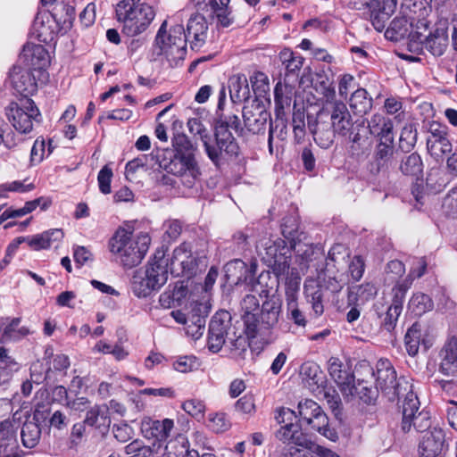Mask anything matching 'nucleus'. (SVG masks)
I'll return each instance as SVG.
<instances>
[{
	"mask_svg": "<svg viewBox=\"0 0 457 457\" xmlns=\"http://www.w3.org/2000/svg\"><path fill=\"white\" fill-rule=\"evenodd\" d=\"M351 109L358 114L367 113L372 107V98L364 88H357L349 99Z\"/></svg>",
	"mask_w": 457,
	"mask_h": 457,
	"instance_id": "obj_44",
	"label": "nucleus"
},
{
	"mask_svg": "<svg viewBox=\"0 0 457 457\" xmlns=\"http://www.w3.org/2000/svg\"><path fill=\"white\" fill-rule=\"evenodd\" d=\"M36 415L33 417V420H27L21 429V440L22 444L27 448L35 447L40 439L41 429L37 424Z\"/></svg>",
	"mask_w": 457,
	"mask_h": 457,
	"instance_id": "obj_43",
	"label": "nucleus"
},
{
	"mask_svg": "<svg viewBox=\"0 0 457 457\" xmlns=\"http://www.w3.org/2000/svg\"><path fill=\"white\" fill-rule=\"evenodd\" d=\"M444 436L441 430L427 432L420 444V453L424 457H436L442 450Z\"/></svg>",
	"mask_w": 457,
	"mask_h": 457,
	"instance_id": "obj_37",
	"label": "nucleus"
},
{
	"mask_svg": "<svg viewBox=\"0 0 457 457\" xmlns=\"http://www.w3.org/2000/svg\"><path fill=\"white\" fill-rule=\"evenodd\" d=\"M328 372L340 388L343 395H351L350 384L353 382L354 376L353 373L343 369L342 361L336 357L328 360Z\"/></svg>",
	"mask_w": 457,
	"mask_h": 457,
	"instance_id": "obj_27",
	"label": "nucleus"
},
{
	"mask_svg": "<svg viewBox=\"0 0 457 457\" xmlns=\"http://www.w3.org/2000/svg\"><path fill=\"white\" fill-rule=\"evenodd\" d=\"M401 396H404L402 405L403 420L402 429L403 432H409L411 428V420L413 417L420 412V401L416 394L412 391V385L410 383V389L403 391Z\"/></svg>",
	"mask_w": 457,
	"mask_h": 457,
	"instance_id": "obj_31",
	"label": "nucleus"
},
{
	"mask_svg": "<svg viewBox=\"0 0 457 457\" xmlns=\"http://www.w3.org/2000/svg\"><path fill=\"white\" fill-rule=\"evenodd\" d=\"M439 370L445 376H454L457 372V339H449L441 350Z\"/></svg>",
	"mask_w": 457,
	"mask_h": 457,
	"instance_id": "obj_34",
	"label": "nucleus"
},
{
	"mask_svg": "<svg viewBox=\"0 0 457 457\" xmlns=\"http://www.w3.org/2000/svg\"><path fill=\"white\" fill-rule=\"evenodd\" d=\"M108 407L105 404H95L90 407L86 414L84 424L88 426H104L108 420Z\"/></svg>",
	"mask_w": 457,
	"mask_h": 457,
	"instance_id": "obj_47",
	"label": "nucleus"
},
{
	"mask_svg": "<svg viewBox=\"0 0 457 457\" xmlns=\"http://www.w3.org/2000/svg\"><path fill=\"white\" fill-rule=\"evenodd\" d=\"M199 367V362L196 357L190 356H180L173 363V368L175 370L187 373L197 370Z\"/></svg>",
	"mask_w": 457,
	"mask_h": 457,
	"instance_id": "obj_57",
	"label": "nucleus"
},
{
	"mask_svg": "<svg viewBox=\"0 0 457 457\" xmlns=\"http://www.w3.org/2000/svg\"><path fill=\"white\" fill-rule=\"evenodd\" d=\"M150 241L147 234H141L132 239L129 232L119 228L110 241V250L118 256L124 267L132 268L142 262L148 251Z\"/></svg>",
	"mask_w": 457,
	"mask_h": 457,
	"instance_id": "obj_2",
	"label": "nucleus"
},
{
	"mask_svg": "<svg viewBox=\"0 0 457 457\" xmlns=\"http://www.w3.org/2000/svg\"><path fill=\"white\" fill-rule=\"evenodd\" d=\"M231 326V315L227 311H220L212 318L209 325L208 347L218 353L225 344V337Z\"/></svg>",
	"mask_w": 457,
	"mask_h": 457,
	"instance_id": "obj_12",
	"label": "nucleus"
},
{
	"mask_svg": "<svg viewBox=\"0 0 457 457\" xmlns=\"http://www.w3.org/2000/svg\"><path fill=\"white\" fill-rule=\"evenodd\" d=\"M0 453L3 457H22L23 454L19 446L16 428L9 420L0 422Z\"/></svg>",
	"mask_w": 457,
	"mask_h": 457,
	"instance_id": "obj_19",
	"label": "nucleus"
},
{
	"mask_svg": "<svg viewBox=\"0 0 457 457\" xmlns=\"http://www.w3.org/2000/svg\"><path fill=\"white\" fill-rule=\"evenodd\" d=\"M173 428L174 421L170 419L157 420L145 417L141 421V432L147 439L165 441L170 436Z\"/></svg>",
	"mask_w": 457,
	"mask_h": 457,
	"instance_id": "obj_21",
	"label": "nucleus"
},
{
	"mask_svg": "<svg viewBox=\"0 0 457 457\" xmlns=\"http://www.w3.org/2000/svg\"><path fill=\"white\" fill-rule=\"evenodd\" d=\"M377 293L378 289L374 284L365 283L350 288L347 301L349 304H363L372 299Z\"/></svg>",
	"mask_w": 457,
	"mask_h": 457,
	"instance_id": "obj_41",
	"label": "nucleus"
},
{
	"mask_svg": "<svg viewBox=\"0 0 457 457\" xmlns=\"http://www.w3.org/2000/svg\"><path fill=\"white\" fill-rule=\"evenodd\" d=\"M423 162L418 153L403 155L399 162V171L406 177L419 179L423 174Z\"/></svg>",
	"mask_w": 457,
	"mask_h": 457,
	"instance_id": "obj_39",
	"label": "nucleus"
},
{
	"mask_svg": "<svg viewBox=\"0 0 457 457\" xmlns=\"http://www.w3.org/2000/svg\"><path fill=\"white\" fill-rule=\"evenodd\" d=\"M281 300L272 295L267 298L262 305L260 320L257 318V334L274 328L279 319L281 311Z\"/></svg>",
	"mask_w": 457,
	"mask_h": 457,
	"instance_id": "obj_18",
	"label": "nucleus"
},
{
	"mask_svg": "<svg viewBox=\"0 0 457 457\" xmlns=\"http://www.w3.org/2000/svg\"><path fill=\"white\" fill-rule=\"evenodd\" d=\"M412 280L413 278H406L393 287L392 305L403 309L405 295L411 287Z\"/></svg>",
	"mask_w": 457,
	"mask_h": 457,
	"instance_id": "obj_53",
	"label": "nucleus"
},
{
	"mask_svg": "<svg viewBox=\"0 0 457 457\" xmlns=\"http://www.w3.org/2000/svg\"><path fill=\"white\" fill-rule=\"evenodd\" d=\"M181 407L187 414L196 420L202 419L205 411L204 402L197 399L187 400L182 403Z\"/></svg>",
	"mask_w": 457,
	"mask_h": 457,
	"instance_id": "obj_56",
	"label": "nucleus"
},
{
	"mask_svg": "<svg viewBox=\"0 0 457 457\" xmlns=\"http://www.w3.org/2000/svg\"><path fill=\"white\" fill-rule=\"evenodd\" d=\"M228 89L233 103L247 99L249 87L247 79L244 74H236L228 79Z\"/></svg>",
	"mask_w": 457,
	"mask_h": 457,
	"instance_id": "obj_42",
	"label": "nucleus"
},
{
	"mask_svg": "<svg viewBox=\"0 0 457 457\" xmlns=\"http://www.w3.org/2000/svg\"><path fill=\"white\" fill-rule=\"evenodd\" d=\"M149 262L145 270L137 271L132 278L131 287L137 297H146L153 291L160 289L168 279V262L163 259V253L156 260Z\"/></svg>",
	"mask_w": 457,
	"mask_h": 457,
	"instance_id": "obj_5",
	"label": "nucleus"
},
{
	"mask_svg": "<svg viewBox=\"0 0 457 457\" xmlns=\"http://www.w3.org/2000/svg\"><path fill=\"white\" fill-rule=\"evenodd\" d=\"M397 5V0H379V5L375 8H369L370 12V21L374 29L382 31L389 17L395 12Z\"/></svg>",
	"mask_w": 457,
	"mask_h": 457,
	"instance_id": "obj_33",
	"label": "nucleus"
},
{
	"mask_svg": "<svg viewBox=\"0 0 457 457\" xmlns=\"http://www.w3.org/2000/svg\"><path fill=\"white\" fill-rule=\"evenodd\" d=\"M6 115L12 126L21 134L29 133L33 129L34 122L40 121V112L29 98L10 104Z\"/></svg>",
	"mask_w": 457,
	"mask_h": 457,
	"instance_id": "obj_10",
	"label": "nucleus"
},
{
	"mask_svg": "<svg viewBox=\"0 0 457 457\" xmlns=\"http://www.w3.org/2000/svg\"><path fill=\"white\" fill-rule=\"evenodd\" d=\"M323 397L336 416L341 414L342 401L337 391L333 387H326L323 390Z\"/></svg>",
	"mask_w": 457,
	"mask_h": 457,
	"instance_id": "obj_55",
	"label": "nucleus"
},
{
	"mask_svg": "<svg viewBox=\"0 0 457 457\" xmlns=\"http://www.w3.org/2000/svg\"><path fill=\"white\" fill-rule=\"evenodd\" d=\"M376 387L389 401L400 398L403 391L410 389V382L403 378L397 379L396 372L388 360H379L377 363Z\"/></svg>",
	"mask_w": 457,
	"mask_h": 457,
	"instance_id": "obj_8",
	"label": "nucleus"
},
{
	"mask_svg": "<svg viewBox=\"0 0 457 457\" xmlns=\"http://www.w3.org/2000/svg\"><path fill=\"white\" fill-rule=\"evenodd\" d=\"M231 426L229 420L224 413L210 415L209 427L216 433L227 431Z\"/></svg>",
	"mask_w": 457,
	"mask_h": 457,
	"instance_id": "obj_60",
	"label": "nucleus"
},
{
	"mask_svg": "<svg viewBox=\"0 0 457 457\" xmlns=\"http://www.w3.org/2000/svg\"><path fill=\"white\" fill-rule=\"evenodd\" d=\"M170 449H174V452L170 453L174 457H198L197 451L190 450L188 443L184 437L170 442Z\"/></svg>",
	"mask_w": 457,
	"mask_h": 457,
	"instance_id": "obj_54",
	"label": "nucleus"
},
{
	"mask_svg": "<svg viewBox=\"0 0 457 457\" xmlns=\"http://www.w3.org/2000/svg\"><path fill=\"white\" fill-rule=\"evenodd\" d=\"M351 395H344L346 401H352L354 398H358L363 403L371 405L374 404L378 397V391L373 388L370 382L363 379H358L357 383L353 379V382L350 385Z\"/></svg>",
	"mask_w": 457,
	"mask_h": 457,
	"instance_id": "obj_30",
	"label": "nucleus"
},
{
	"mask_svg": "<svg viewBox=\"0 0 457 457\" xmlns=\"http://www.w3.org/2000/svg\"><path fill=\"white\" fill-rule=\"evenodd\" d=\"M211 311V304L208 301L204 302H192L190 303L188 333L191 332L193 336L202 335L205 327L206 318Z\"/></svg>",
	"mask_w": 457,
	"mask_h": 457,
	"instance_id": "obj_25",
	"label": "nucleus"
},
{
	"mask_svg": "<svg viewBox=\"0 0 457 457\" xmlns=\"http://www.w3.org/2000/svg\"><path fill=\"white\" fill-rule=\"evenodd\" d=\"M275 113L277 118L284 116V110L289 107L292 102L291 89L287 86L278 83L274 88Z\"/></svg>",
	"mask_w": 457,
	"mask_h": 457,
	"instance_id": "obj_45",
	"label": "nucleus"
},
{
	"mask_svg": "<svg viewBox=\"0 0 457 457\" xmlns=\"http://www.w3.org/2000/svg\"><path fill=\"white\" fill-rule=\"evenodd\" d=\"M187 128L191 134L199 136L203 142L204 150L207 156L212 162L216 166H220V157L217 150V145L211 143V136L206 127L197 118L189 119L187 121Z\"/></svg>",
	"mask_w": 457,
	"mask_h": 457,
	"instance_id": "obj_24",
	"label": "nucleus"
},
{
	"mask_svg": "<svg viewBox=\"0 0 457 457\" xmlns=\"http://www.w3.org/2000/svg\"><path fill=\"white\" fill-rule=\"evenodd\" d=\"M243 119L244 125L249 132L259 134L265 130L270 114L260 103H252L244 106Z\"/></svg>",
	"mask_w": 457,
	"mask_h": 457,
	"instance_id": "obj_15",
	"label": "nucleus"
},
{
	"mask_svg": "<svg viewBox=\"0 0 457 457\" xmlns=\"http://www.w3.org/2000/svg\"><path fill=\"white\" fill-rule=\"evenodd\" d=\"M430 137L427 140L431 155L439 158L452 151V144L447 137L446 127L433 123L429 128Z\"/></svg>",
	"mask_w": 457,
	"mask_h": 457,
	"instance_id": "obj_20",
	"label": "nucleus"
},
{
	"mask_svg": "<svg viewBox=\"0 0 457 457\" xmlns=\"http://www.w3.org/2000/svg\"><path fill=\"white\" fill-rule=\"evenodd\" d=\"M231 130H234L238 136L243 135L244 127L241 125L239 117L236 114H218L214 136L220 164L226 157L237 156L238 154V145Z\"/></svg>",
	"mask_w": 457,
	"mask_h": 457,
	"instance_id": "obj_4",
	"label": "nucleus"
},
{
	"mask_svg": "<svg viewBox=\"0 0 457 457\" xmlns=\"http://www.w3.org/2000/svg\"><path fill=\"white\" fill-rule=\"evenodd\" d=\"M11 81L15 91L28 98V96L33 95L37 88V85L33 74L28 70L19 69L11 73Z\"/></svg>",
	"mask_w": 457,
	"mask_h": 457,
	"instance_id": "obj_32",
	"label": "nucleus"
},
{
	"mask_svg": "<svg viewBox=\"0 0 457 457\" xmlns=\"http://www.w3.org/2000/svg\"><path fill=\"white\" fill-rule=\"evenodd\" d=\"M173 151H166L160 166L179 178L181 184L192 188L201 175L195 160L196 146L185 134H177L172 139Z\"/></svg>",
	"mask_w": 457,
	"mask_h": 457,
	"instance_id": "obj_1",
	"label": "nucleus"
},
{
	"mask_svg": "<svg viewBox=\"0 0 457 457\" xmlns=\"http://www.w3.org/2000/svg\"><path fill=\"white\" fill-rule=\"evenodd\" d=\"M63 237V232L59 228L46 230L41 234L35 235L32 237H26L28 245L36 251L46 249L55 241H60Z\"/></svg>",
	"mask_w": 457,
	"mask_h": 457,
	"instance_id": "obj_40",
	"label": "nucleus"
},
{
	"mask_svg": "<svg viewBox=\"0 0 457 457\" xmlns=\"http://www.w3.org/2000/svg\"><path fill=\"white\" fill-rule=\"evenodd\" d=\"M300 277L287 278L286 281V301L287 310L298 306L297 303V292L300 287Z\"/></svg>",
	"mask_w": 457,
	"mask_h": 457,
	"instance_id": "obj_52",
	"label": "nucleus"
},
{
	"mask_svg": "<svg viewBox=\"0 0 457 457\" xmlns=\"http://www.w3.org/2000/svg\"><path fill=\"white\" fill-rule=\"evenodd\" d=\"M420 337L421 326L416 322L407 330L404 337L405 347L411 356H415L418 353Z\"/></svg>",
	"mask_w": 457,
	"mask_h": 457,
	"instance_id": "obj_50",
	"label": "nucleus"
},
{
	"mask_svg": "<svg viewBox=\"0 0 457 457\" xmlns=\"http://www.w3.org/2000/svg\"><path fill=\"white\" fill-rule=\"evenodd\" d=\"M303 379L312 381L313 384L318 385L320 379L321 371L320 367L314 362H305L301 366L300 370Z\"/></svg>",
	"mask_w": 457,
	"mask_h": 457,
	"instance_id": "obj_59",
	"label": "nucleus"
},
{
	"mask_svg": "<svg viewBox=\"0 0 457 457\" xmlns=\"http://www.w3.org/2000/svg\"><path fill=\"white\" fill-rule=\"evenodd\" d=\"M304 295L307 302L312 304V310L317 316L324 312L322 303L323 292L322 287L313 278H307L304 282Z\"/></svg>",
	"mask_w": 457,
	"mask_h": 457,
	"instance_id": "obj_38",
	"label": "nucleus"
},
{
	"mask_svg": "<svg viewBox=\"0 0 457 457\" xmlns=\"http://www.w3.org/2000/svg\"><path fill=\"white\" fill-rule=\"evenodd\" d=\"M370 133L378 139L393 138V122L392 120L384 114L374 113L368 121Z\"/></svg>",
	"mask_w": 457,
	"mask_h": 457,
	"instance_id": "obj_35",
	"label": "nucleus"
},
{
	"mask_svg": "<svg viewBox=\"0 0 457 457\" xmlns=\"http://www.w3.org/2000/svg\"><path fill=\"white\" fill-rule=\"evenodd\" d=\"M428 23L425 21H419L414 29L412 22L405 16H397L386 29L385 36L391 41H400L406 37L409 38L408 46L410 51L419 52V42L423 40L422 31H426Z\"/></svg>",
	"mask_w": 457,
	"mask_h": 457,
	"instance_id": "obj_9",
	"label": "nucleus"
},
{
	"mask_svg": "<svg viewBox=\"0 0 457 457\" xmlns=\"http://www.w3.org/2000/svg\"><path fill=\"white\" fill-rule=\"evenodd\" d=\"M402 311V308L392 304L387 308L384 320L382 321V326L385 329L391 331L395 328Z\"/></svg>",
	"mask_w": 457,
	"mask_h": 457,
	"instance_id": "obj_62",
	"label": "nucleus"
},
{
	"mask_svg": "<svg viewBox=\"0 0 457 457\" xmlns=\"http://www.w3.org/2000/svg\"><path fill=\"white\" fill-rule=\"evenodd\" d=\"M116 16L123 24V32L134 37L144 32L153 21V7L141 0H121L116 5Z\"/></svg>",
	"mask_w": 457,
	"mask_h": 457,
	"instance_id": "obj_3",
	"label": "nucleus"
},
{
	"mask_svg": "<svg viewBox=\"0 0 457 457\" xmlns=\"http://www.w3.org/2000/svg\"><path fill=\"white\" fill-rule=\"evenodd\" d=\"M421 42H419V51L425 47L435 56H441L448 46V35L445 29H436L433 34L424 35L423 29Z\"/></svg>",
	"mask_w": 457,
	"mask_h": 457,
	"instance_id": "obj_26",
	"label": "nucleus"
},
{
	"mask_svg": "<svg viewBox=\"0 0 457 457\" xmlns=\"http://www.w3.org/2000/svg\"><path fill=\"white\" fill-rule=\"evenodd\" d=\"M225 272L228 280L235 285L240 283L252 285L254 282L256 264L252 263L247 266L243 261L235 260L225 266Z\"/></svg>",
	"mask_w": 457,
	"mask_h": 457,
	"instance_id": "obj_22",
	"label": "nucleus"
},
{
	"mask_svg": "<svg viewBox=\"0 0 457 457\" xmlns=\"http://www.w3.org/2000/svg\"><path fill=\"white\" fill-rule=\"evenodd\" d=\"M21 321L20 317L12 318L0 327V343L2 345L21 341L31 333L28 327H19Z\"/></svg>",
	"mask_w": 457,
	"mask_h": 457,
	"instance_id": "obj_29",
	"label": "nucleus"
},
{
	"mask_svg": "<svg viewBox=\"0 0 457 457\" xmlns=\"http://www.w3.org/2000/svg\"><path fill=\"white\" fill-rule=\"evenodd\" d=\"M172 274L191 276L195 272L197 258L193 254L191 246L183 243L173 251L170 262Z\"/></svg>",
	"mask_w": 457,
	"mask_h": 457,
	"instance_id": "obj_13",
	"label": "nucleus"
},
{
	"mask_svg": "<svg viewBox=\"0 0 457 457\" xmlns=\"http://www.w3.org/2000/svg\"><path fill=\"white\" fill-rule=\"evenodd\" d=\"M301 420L320 435L336 442L338 439L337 431L329 427L328 418L321 407L314 401L306 399L298 403Z\"/></svg>",
	"mask_w": 457,
	"mask_h": 457,
	"instance_id": "obj_11",
	"label": "nucleus"
},
{
	"mask_svg": "<svg viewBox=\"0 0 457 457\" xmlns=\"http://www.w3.org/2000/svg\"><path fill=\"white\" fill-rule=\"evenodd\" d=\"M53 16L56 21L65 27H71L75 19V7L70 3L57 4L53 10Z\"/></svg>",
	"mask_w": 457,
	"mask_h": 457,
	"instance_id": "obj_48",
	"label": "nucleus"
},
{
	"mask_svg": "<svg viewBox=\"0 0 457 457\" xmlns=\"http://www.w3.org/2000/svg\"><path fill=\"white\" fill-rule=\"evenodd\" d=\"M209 4L217 20V26L228 28L233 23L234 18L228 7L218 6L217 0H209Z\"/></svg>",
	"mask_w": 457,
	"mask_h": 457,
	"instance_id": "obj_51",
	"label": "nucleus"
},
{
	"mask_svg": "<svg viewBox=\"0 0 457 457\" xmlns=\"http://www.w3.org/2000/svg\"><path fill=\"white\" fill-rule=\"evenodd\" d=\"M256 248L262 260L271 268L278 278L288 274L291 262V247L283 239L263 238L260 240Z\"/></svg>",
	"mask_w": 457,
	"mask_h": 457,
	"instance_id": "obj_6",
	"label": "nucleus"
},
{
	"mask_svg": "<svg viewBox=\"0 0 457 457\" xmlns=\"http://www.w3.org/2000/svg\"><path fill=\"white\" fill-rule=\"evenodd\" d=\"M112 178V170L108 165H104L99 171L97 181L100 191L104 194L111 193V181Z\"/></svg>",
	"mask_w": 457,
	"mask_h": 457,
	"instance_id": "obj_61",
	"label": "nucleus"
},
{
	"mask_svg": "<svg viewBox=\"0 0 457 457\" xmlns=\"http://www.w3.org/2000/svg\"><path fill=\"white\" fill-rule=\"evenodd\" d=\"M395 137L378 139L373 154V174L388 173L394 163Z\"/></svg>",
	"mask_w": 457,
	"mask_h": 457,
	"instance_id": "obj_14",
	"label": "nucleus"
},
{
	"mask_svg": "<svg viewBox=\"0 0 457 457\" xmlns=\"http://www.w3.org/2000/svg\"><path fill=\"white\" fill-rule=\"evenodd\" d=\"M315 88L318 92L322 95V100L326 104H329L336 102V91L328 79H322L319 83H316Z\"/></svg>",
	"mask_w": 457,
	"mask_h": 457,
	"instance_id": "obj_63",
	"label": "nucleus"
},
{
	"mask_svg": "<svg viewBox=\"0 0 457 457\" xmlns=\"http://www.w3.org/2000/svg\"><path fill=\"white\" fill-rule=\"evenodd\" d=\"M21 58L27 66L41 69L47 62V52L42 45L27 44L22 49Z\"/></svg>",
	"mask_w": 457,
	"mask_h": 457,
	"instance_id": "obj_36",
	"label": "nucleus"
},
{
	"mask_svg": "<svg viewBox=\"0 0 457 457\" xmlns=\"http://www.w3.org/2000/svg\"><path fill=\"white\" fill-rule=\"evenodd\" d=\"M417 129L415 124H405L401 131L399 138V148L405 153H409L415 146L417 142Z\"/></svg>",
	"mask_w": 457,
	"mask_h": 457,
	"instance_id": "obj_49",
	"label": "nucleus"
},
{
	"mask_svg": "<svg viewBox=\"0 0 457 457\" xmlns=\"http://www.w3.org/2000/svg\"><path fill=\"white\" fill-rule=\"evenodd\" d=\"M434 303L432 299L426 294H414L408 303V310L415 316L422 314L433 309Z\"/></svg>",
	"mask_w": 457,
	"mask_h": 457,
	"instance_id": "obj_46",
	"label": "nucleus"
},
{
	"mask_svg": "<svg viewBox=\"0 0 457 457\" xmlns=\"http://www.w3.org/2000/svg\"><path fill=\"white\" fill-rule=\"evenodd\" d=\"M125 453L129 457H148L151 454V449L143 444L142 441L136 439L124 447Z\"/></svg>",
	"mask_w": 457,
	"mask_h": 457,
	"instance_id": "obj_58",
	"label": "nucleus"
},
{
	"mask_svg": "<svg viewBox=\"0 0 457 457\" xmlns=\"http://www.w3.org/2000/svg\"><path fill=\"white\" fill-rule=\"evenodd\" d=\"M166 24L164 21L159 29L155 43L160 49L159 54H164L171 65H177L187 54L185 29L181 24H178L167 33Z\"/></svg>",
	"mask_w": 457,
	"mask_h": 457,
	"instance_id": "obj_7",
	"label": "nucleus"
},
{
	"mask_svg": "<svg viewBox=\"0 0 457 457\" xmlns=\"http://www.w3.org/2000/svg\"><path fill=\"white\" fill-rule=\"evenodd\" d=\"M443 207L448 215L457 214V187L453 188L445 197Z\"/></svg>",
	"mask_w": 457,
	"mask_h": 457,
	"instance_id": "obj_64",
	"label": "nucleus"
},
{
	"mask_svg": "<svg viewBox=\"0 0 457 457\" xmlns=\"http://www.w3.org/2000/svg\"><path fill=\"white\" fill-rule=\"evenodd\" d=\"M259 306L258 298L253 295H245L241 303L245 332L249 337H255L257 335V317L254 312L258 311Z\"/></svg>",
	"mask_w": 457,
	"mask_h": 457,
	"instance_id": "obj_28",
	"label": "nucleus"
},
{
	"mask_svg": "<svg viewBox=\"0 0 457 457\" xmlns=\"http://www.w3.org/2000/svg\"><path fill=\"white\" fill-rule=\"evenodd\" d=\"M324 116L323 112L320 113L312 123L309 120L308 127L316 144L321 148L328 149L333 145L335 135L337 133L329 122L323 119Z\"/></svg>",
	"mask_w": 457,
	"mask_h": 457,
	"instance_id": "obj_23",
	"label": "nucleus"
},
{
	"mask_svg": "<svg viewBox=\"0 0 457 457\" xmlns=\"http://www.w3.org/2000/svg\"><path fill=\"white\" fill-rule=\"evenodd\" d=\"M192 49H200L208 39V23L201 14L192 15L184 34Z\"/></svg>",
	"mask_w": 457,
	"mask_h": 457,
	"instance_id": "obj_17",
	"label": "nucleus"
},
{
	"mask_svg": "<svg viewBox=\"0 0 457 457\" xmlns=\"http://www.w3.org/2000/svg\"><path fill=\"white\" fill-rule=\"evenodd\" d=\"M327 110L329 113V124L333 129L340 136L349 134L354 123L345 104L336 101Z\"/></svg>",
	"mask_w": 457,
	"mask_h": 457,
	"instance_id": "obj_16",
	"label": "nucleus"
}]
</instances>
